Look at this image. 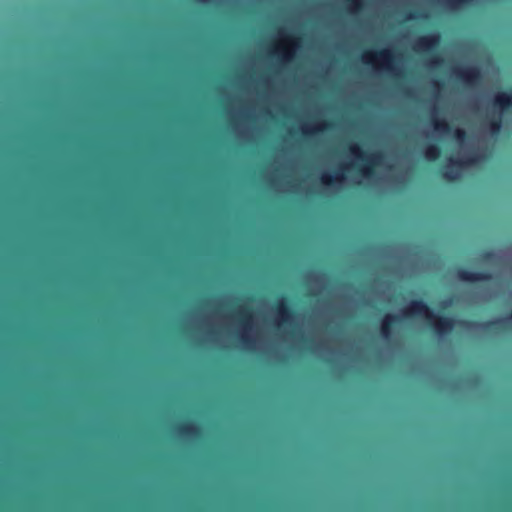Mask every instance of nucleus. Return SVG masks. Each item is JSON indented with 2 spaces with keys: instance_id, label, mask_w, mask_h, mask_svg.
Instances as JSON below:
<instances>
[{
  "instance_id": "21",
  "label": "nucleus",
  "mask_w": 512,
  "mask_h": 512,
  "mask_svg": "<svg viewBox=\"0 0 512 512\" xmlns=\"http://www.w3.org/2000/svg\"><path fill=\"white\" fill-rule=\"evenodd\" d=\"M467 137V134L465 132V130L461 129V128H457L455 129L454 131V138L459 141V142H463Z\"/></svg>"
},
{
  "instance_id": "18",
  "label": "nucleus",
  "mask_w": 512,
  "mask_h": 512,
  "mask_svg": "<svg viewBox=\"0 0 512 512\" xmlns=\"http://www.w3.org/2000/svg\"><path fill=\"white\" fill-rule=\"evenodd\" d=\"M275 54L285 63L292 61L294 58V49H289L285 47H278L275 50Z\"/></svg>"
},
{
  "instance_id": "23",
  "label": "nucleus",
  "mask_w": 512,
  "mask_h": 512,
  "mask_svg": "<svg viewBox=\"0 0 512 512\" xmlns=\"http://www.w3.org/2000/svg\"><path fill=\"white\" fill-rule=\"evenodd\" d=\"M284 40L292 46V48L298 47V38L291 35L284 34Z\"/></svg>"
},
{
  "instance_id": "11",
  "label": "nucleus",
  "mask_w": 512,
  "mask_h": 512,
  "mask_svg": "<svg viewBox=\"0 0 512 512\" xmlns=\"http://www.w3.org/2000/svg\"><path fill=\"white\" fill-rule=\"evenodd\" d=\"M400 316L395 314H386L380 325L381 336L385 339H390L393 334L394 325L400 322Z\"/></svg>"
},
{
  "instance_id": "17",
  "label": "nucleus",
  "mask_w": 512,
  "mask_h": 512,
  "mask_svg": "<svg viewBox=\"0 0 512 512\" xmlns=\"http://www.w3.org/2000/svg\"><path fill=\"white\" fill-rule=\"evenodd\" d=\"M345 6L349 13L357 14L364 8V0H345Z\"/></svg>"
},
{
  "instance_id": "22",
  "label": "nucleus",
  "mask_w": 512,
  "mask_h": 512,
  "mask_svg": "<svg viewBox=\"0 0 512 512\" xmlns=\"http://www.w3.org/2000/svg\"><path fill=\"white\" fill-rule=\"evenodd\" d=\"M495 258V253L492 250H486L481 253V259L483 261H491Z\"/></svg>"
},
{
  "instance_id": "2",
  "label": "nucleus",
  "mask_w": 512,
  "mask_h": 512,
  "mask_svg": "<svg viewBox=\"0 0 512 512\" xmlns=\"http://www.w3.org/2000/svg\"><path fill=\"white\" fill-rule=\"evenodd\" d=\"M512 110V88L497 92L492 101V112L487 117L491 135L497 136L502 129L503 118Z\"/></svg>"
},
{
  "instance_id": "26",
  "label": "nucleus",
  "mask_w": 512,
  "mask_h": 512,
  "mask_svg": "<svg viewBox=\"0 0 512 512\" xmlns=\"http://www.w3.org/2000/svg\"><path fill=\"white\" fill-rule=\"evenodd\" d=\"M430 62L434 65H440L442 63V58L436 54L431 57Z\"/></svg>"
},
{
  "instance_id": "4",
  "label": "nucleus",
  "mask_w": 512,
  "mask_h": 512,
  "mask_svg": "<svg viewBox=\"0 0 512 512\" xmlns=\"http://www.w3.org/2000/svg\"><path fill=\"white\" fill-rule=\"evenodd\" d=\"M394 54L390 49H382L376 52H366L362 56V61L367 65L379 64L381 68L388 73H395Z\"/></svg>"
},
{
  "instance_id": "1",
  "label": "nucleus",
  "mask_w": 512,
  "mask_h": 512,
  "mask_svg": "<svg viewBox=\"0 0 512 512\" xmlns=\"http://www.w3.org/2000/svg\"><path fill=\"white\" fill-rule=\"evenodd\" d=\"M403 315L424 318L431 331L439 338L451 334L456 323L454 317L435 314L422 299L412 300L403 310Z\"/></svg>"
},
{
  "instance_id": "25",
  "label": "nucleus",
  "mask_w": 512,
  "mask_h": 512,
  "mask_svg": "<svg viewBox=\"0 0 512 512\" xmlns=\"http://www.w3.org/2000/svg\"><path fill=\"white\" fill-rule=\"evenodd\" d=\"M241 342H242L245 346H250V345L253 343L252 339H251L249 336H247L246 334H243V335L241 336Z\"/></svg>"
},
{
  "instance_id": "8",
  "label": "nucleus",
  "mask_w": 512,
  "mask_h": 512,
  "mask_svg": "<svg viewBox=\"0 0 512 512\" xmlns=\"http://www.w3.org/2000/svg\"><path fill=\"white\" fill-rule=\"evenodd\" d=\"M440 43L439 33L433 32L420 36L413 46V49L419 53H431L436 50Z\"/></svg>"
},
{
  "instance_id": "15",
  "label": "nucleus",
  "mask_w": 512,
  "mask_h": 512,
  "mask_svg": "<svg viewBox=\"0 0 512 512\" xmlns=\"http://www.w3.org/2000/svg\"><path fill=\"white\" fill-rule=\"evenodd\" d=\"M239 321L245 330L251 327L252 314L247 307H241L238 311Z\"/></svg>"
},
{
  "instance_id": "10",
  "label": "nucleus",
  "mask_w": 512,
  "mask_h": 512,
  "mask_svg": "<svg viewBox=\"0 0 512 512\" xmlns=\"http://www.w3.org/2000/svg\"><path fill=\"white\" fill-rule=\"evenodd\" d=\"M275 314L279 320V325H291L293 313L287 304V298L282 295L274 306Z\"/></svg>"
},
{
  "instance_id": "19",
  "label": "nucleus",
  "mask_w": 512,
  "mask_h": 512,
  "mask_svg": "<svg viewBox=\"0 0 512 512\" xmlns=\"http://www.w3.org/2000/svg\"><path fill=\"white\" fill-rule=\"evenodd\" d=\"M477 0H444L445 5L451 9H459L473 5Z\"/></svg>"
},
{
  "instance_id": "6",
  "label": "nucleus",
  "mask_w": 512,
  "mask_h": 512,
  "mask_svg": "<svg viewBox=\"0 0 512 512\" xmlns=\"http://www.w3.org/2000/svg\"><path fill=\"white\" fill-rule=\"evenodd\" d=\"M479 161V156L476 154L468 155L462 159H450V166H446L442 171V177L447 181H454L457 179L458 173L454 171L453 167H463L476 164Z\"/></svg>"
},
{
  "instance_id": "9",
  "label": "nucleus",
  "mask_w": 512,
  "mask_h": 512,
  "mask_svg": "<svg viewBox=\"0 0 512 512\" xmlns=\"http://www.w3.org/2000/svg\"><path fill=\"white\" fill-rule=\"evenodd\" d=\"M457 277L463 281L468 283H475V282H487L491 281L493 278V275L491 272L488 271H479V272H473L465 268H459L456 272Z\"/></svg>"
},
{
  "instance_id": "27",
  "label": "nucleus",
  "mask_w": 512,
  "mask_h": 512,
  "mask_svg": "<svg viewBox=\"0 0 512 512\" xmlns=\"http://www.w3.org/2000/svg\"><path fill=\"white\" fill-rule=\"evenodd\" d=\"M451 304V301L450 300H443L440 304V307L441 309H446L447 307H449Z\"/></svg>"
},
{
  "instance_id": "14",
  "label": "nucleus",
  "mask_w": 512,
  "mask_h": 512,
  "mask_svg": "<svg viewBox=\"0 0 512 512\" xmlns=\"http://www.w3.org/2000/svg\"><path fill=\"white\" fill-rule=\"evenodd\" d=\"M344 180V174L340 171H335L333 174L323 173L321 175V183L325 186H334Z\"/></svg>"
},
{
  "instance_id": "3",
  "label": "nucleus",
  "mask_w": 512,
  "mask_h": 512,
  "mask_svg": "<svg viewBox=\"0 0 512 512\" xmlns=\"http://www.w3.org/2000/svg\"><path fill=\"white\" fill-rule=\"evenodd\" d=\"M349 150L355 158L364 162V165L360 168L361 175L366 178H372L375 175L374 168L382 163L384 154L381 151H376L366 155L357 144L351 145Z\"/></svg>"
},
{
  "instance_id": "20",
  "label": "nucleus",
  "mask_w": 512,
  "mask_h": 512,
  "mask_svg": "<svg viewBox=\"0 0 512 512\" xmlns=\"http://www.w3.org/2000/svg\"><path fill=\"white\" fill-rule=\"evenodd\" d=\"M433 127L435 131L443 134H448L451 131L450 124L444 119H435L433 121Z\"/></svg>"
},
{
  "instance_id": "12",
  "label": "nucleus",
  "mask_w": 512,
  "mask_h": 512,
  "mask_svg": "<svg viewBox=\"0 0 512 512\" xmlns=\"http://www.w3.org/2000/svg\"><path fill=\"white\" fill-rule=\"evenodd\" d=\"M177 433L185 438H196L200 435V428L194 422L188 421L177 426Z\"/></svg>"
},
{
  "instance_id": "13",
  "label": "nucleus",
  "mask_w": 512,
  "mask_h": 512,
  "mask_svg": "<svg viewBox=\"0 0 512 512\" xmlns=\"http://www.w3.org/2000/svg\"><path fill=\"white\" fill-rule=\"evenodd\" d=\"M332 125L331 123L327 121H318L313 126L311 125H305L302 128V132L305 136H312L314 134H317L319 132H324L326 130L331 129Z\"/></svg>"
},
{
  "instance_id": "7",
  "label": "nucleus",
  "mask_w": 512,
  "mask_h": 512,
  "mask_svg": "<svg viewBox=\"0 0 512 512\" xmlns=\"http://www.w3.org/2000/svg\"><path fill=\"white\" fill-rule=\"evenodd\" d=\"M453 74L458 80L468 85L477 84L482 78L481 69L478 66L455 67Z\"/></svg>"
},
{
  "instance_id": "28",
  "label": "nucleus",
  "mask_w": 512,
  "mask_h": 512,
  "mask_svg": "<svg viewBox=\"0 0 512 512\" xmlns=\"http://www.w3.org/2000/svg\"><path fill=\"white\" fill-rule=\"evenodd\" d=\"M434 86L439 88L441 86V83L439 81H434Z\"/></svg>"
},
{
  "instance_id": "5",
  "label": "nucleus",
  "mask_w": 512,
  "mask_h": 512,
  "mask_svg": "<svg viewBox=\"0 0 512 512\" xmlns=\"http://www.w3.org/2000/svg\"><path fill=\"white\" fill-rule=\"evenodd\" d=\"M508 319H512V311L506 318H498L495 320H488L484 322L463 320L460 321V324L462 327L466 329H478L484 332H490L492 330H497L504 327Z\"/></svg>"
},
{
  "instance_id": "16",
  "label": "nucleus",
  "mask_w": 512,
  "mask_h": 512,
  "mask_svg": "<svg viewBox=\"0 0 512 512\" xmlns=\"http://www.w3.org/2000/svg\"><path fill=\"white\" fill-rule=\"evenodd\" d=\"M441 155V149L437 144H429L425 148L424 156L428 161H436Z\"/></svg>"
},
{
  "instance_id": "24",
  "label": "nucleus",
  "mask_w": 512,
  "mask_h": 512,
  "mask_svg": "<svg viewBox=\"0 0 512 512\" xmlns=\"http://www.w3.org/2000/svg\"><path fill=\"white\" fill-rule=\"evenodd\" d=\"M428 17L427 14L425 13H421V14H417V13H409L407 16H406V19L407 20H416V19H426Z\"/></svg>"
}]
</instances>
